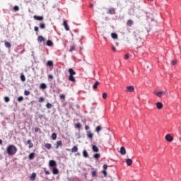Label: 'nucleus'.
I'll return each instance as SVG.
<instances>
[{"label": "nucleus", "mask_w": 181, "mask_h": 181, "mask_svg": "<svg viewBox=\"0 0 181 181\" xmlns=\"http://www.w3.org/2000/svg\"><path fill=\"white\" fill-rule=\"evenodd\" d=\"M53 45V42L50 40L47 41V46H52Z\"/></svg>", "instance_id": "34"}, {"label": "nucleus", "mask_w": 181, "mask_h": 181, "mask_svg": "<svg viewBox=\"0 0 181 181\" xmlns=\"http://www.w3.org/2000/svg\"><path fill=\"white\" fill-rule=\"evenodd\" d=\"M46 107L48 108V110H50V108L52 107V103H47Z\"/></svg>", "instance_id": "42"}, {"label": "nucleus", "mask_w": 181, "mask_h": 181, "mask_svg": "<svg viewBox=\"0 0 181 181\" xmlns=\"http://www.w3.org/2000/svg\"><path fill=\"white\" fill-rule=\"evenodd\" d=\"M69 81H72V83H76V78L74 77V75H69Z\"/></svg>", "instance_id": "10"}, {"label": "nucleus", "mask_w": 181, "mask_h": 181, "mask_svg": "<svg viewBox=\"0 0 181 181\" xmlns=\"http://www.w3.org/2000/svg\"><path fill=\"white\" fill-rule=\"evenodd\" d=\"M34 30H35V32H39V27L35 26L34 28Z\"/></svg>", "instance_id": "53"}, {"label": "nucleus", "mask_w": 181, "mask_h": 181, "mask_svg": "<svg viewBox=\"0 0 181 181\" xmlns=\"http://www.w3.org/2000/svg\"><path fill=\"white\" fill-rule=\"evenodd\" d=\"M13 11H15V12H18V11H19V6H15L13 7Z\"/></svg>", "instance_id": "43"}, {"label": "nucleus", "mask_w": 181, "mask_h": 181, "mask_svg": "<svg viewBox=\"0 0 181 181\" xmlns=\"http://www.w3.org/2000/svg\"><path fill=\"white\" fill-rule=\"evenodd\" d=\"M76 155H78V156H79V155H80V153H76Z\"/></svg>", "instance_id": "61"}, {"label": "nucleus", "mask_w": 181, "mask_h": 181, "mask_svg": "<svg viewBox=\"0 0 181 181\" xmlns=\"http://www.w3.org/2000/svg\"><path fill=\"white\" fill-rule=\"evenodd\" d=\"M100 153H95L93 156V158H95V159H100Z\"/></svg>", "instance_id": "39"}, {"label": "nucleus", "mask_w": 181, "mask_h": 181, "mask_svg": "<svg viewBox=\"0 0 181 181\" xmlns=\"http://www.w3.org/2000/svg\"><path fill=\"white\" fill-rule=\"evenodd\" d=\"M78 151V148L76 146H74L72 148H71V152L73 153L77 152Z\"/></svg>", "instance_id": "25"}, {"label": "nucleus", "mask_w": 181, "mask_h": 181, "mask_svg": "<svg viewBox=\"0 0 181 181\" xmlns=\"http://www.w3.org/2000/svg\"><path fill=\"white\" fill-rule=\"evenodd\" d=\"M5 46H6V47L9 48V47H11V43H9L8 42H6Z\"/></svg>", "instance_id": "44"}, {"label": "nucleus", "mask_w": 181, "mask_h": 181, "mask_svg": "<svg viewBox=\"0 0 181 181\" xmlns=\"http://www.w3.org/2000/svg\"><path fill=\"white\" fill-rule=\"evenodd\" d=\"M21 81H26V78L25 77V75L23 74L21 75Z\"/></svg>", "instance_id": "35"}, {"label": "nucleus", "mask_w": 181, "mask_h": 181, "mask_svg": "<svg viewBox=\"0 0 181 181\" xmlns=\"http://www.w3.org/2000/svg\"><path fill=\"white\" fill-rule=\"evenodd\" d=\"M59 98H60L61 100H65L66 99V95H64V94H61L59 95Z\"/></svg>", "instance_id": "41"}, {"label": "nucleus", "mask_w": 181, "mask_h": 181, "mask_svg": "<svg viewBox=\"0 0 181 181\" xmlns=\"http://www.w3.org/2000/svg\"><path fill=\"white\" fill-rule=\"evenodd\" d=\"M147 69H149V66H147Z\"/></svg>", "instance_id": "62"}, {"label": "nucleus", "mask_w": 181, "mask_h": 181, "mask_svg": "<svg viewBox=\"0 0 181 181\" xmlns=\"http://www.w3.org/2000/svg\"><path fill=\"white\" fill-rule=\"evenodd\" d=\"M45 148H47V149H50L52 148V144L47 143L45 144Z\"/></svg>", "instance_id": "40"}, {"label": "nucleus", "mask_w": 181, "mask_h": 181, "mask_svg": "<svg viewBox=\"0 0 181 181\" xmlns=\"http://www.w3.org/2000/svg\"><path fill=\"white\" fill-rule=\"evenodd\" d=\"M103 98L104 100H105V99L107 98V93H103Z\"/></svg>", "instance_id": "49"}, {"label": "nucleus", "mask_w": 181, "mask_h": 181, "mask_svg": "<svg viewBox=\"0 0 181 181\" xmlns=\"http://www.w3.org/2000/svg\"><path fill=\"white\" fill-rule=\"evenodd\" d=\"M63 25H64V26L65 28V30H66V31L70 30V28H69V24H67V21H64Z\"/></svg>", "instance_id": "9"}, {"label": "nucleus", "mask_w": 181, "mask_h": 181, "mask_svg": "<svg viewBox=\"0 0 181 181\" xmlns=\"http://www.w3.org/2000/svg\"><path fill=\"white\" fill-rule=\"evenodd\" d=\"M107 14H110V15H115V8H110L107 10Z\"/></svg>", "instance_id": "3"}, {"label": "nucleus", "mask_w": 181, "mask_h": 181, "mask_svg": "<svg viewBox=\"0 0 181 181\" xmlns=\"http://www.w3.org/2000/svg\"><path fill=\"white\" fill-rule=\"evenodd\" d=\"M83 155L84 158H88V153L87 152V151L84 150L83 151Z\"/></svg>", "instance_id": "30"}, {"label": "nucleus", "mask_w": 181, "mask_h": 181, "mask_svg": "<svg viewBox=\"0 0 181 181\" xmlns=\"http://www.w3.org/2000/svg\"><path fill=\"white\" fill-rule=\"evenodd\" d=\"M75 128H76V129H80V128H81V123L76 124Z\"/></svg>", "instance_id": "33"}, {"label": "nucleus", "mask_w": 181, "mask_h": 181, "mask_svg": "<svg viewBox=\"0 0 181 181\" xmlns=\"http://www.w3.org/2000/svg\"><path fill=\"white\" fill-rule=\"evenodd\" d=\"M30 160L35 159V153H30L28 156Z\"/></svg>", "instance_id": "20"}, {"label": "nucleus", "mask_w": 181, "mask_h": 181, "mask_svg": "<svg viewBox=\"0 0 181 181\" xmlns=\"http://www.w3.org/2000/svg\"><path fill=\"white\" fill-rule=\"evenodd\" d=\"M93 177H95L97 176V170H94L91 172Z\"/></svg>", "instance_id": "36"}, {"label": "nucleus", "mask_w": 181, "mask_h": 181, "mask_svg": "<svg viewBox=\"0 0 181 181\" xmlns=\"http://www.w3.org/2000/svg\"><path fill=\"white\" fill-rule=\"evenodd\" d=\"M4 101H5V103H9V101H10V99H9V98L8 97H4Z\"/></svg>", "instance_id": "46"}, {"label": "nucleus", "mask_w": 181, "mask_h": 181, "mask_svg": "<svg viewBox=\"0 0 181 181\" xmlns=\"http://www.w3.org/2000/svg\"><path fill=\"white\" fill-rule=\"evenodd\" d=\"M112 50H113V52H116L117 51V49L115 48V47H112Z\"/></svg>", "instance_id": "58"}, {"label": "nucleus", "mask_w": 181, "mask_h": 181, "mask_svg": "<svg viewBox=\"0 0 181 181\" xmlns=\"http://www.w3.org/2000/svg\"><path fill=\"white\" fill-rule=\"evenodd\" d=\"M107 169H108V165H107V164H105L103 165V170H107Z\"/></svg>", "instance_id": "51"}, {"label": "nucleus", "mask_w": 181, "mask_h": 181, "mask_svg": "<svg viewBox=\"0 0 181 181\" xmlns=\"http://www.w3.org/2000/svg\"><path fill=\"white\" fill-rule=\"evenodd\" d=\"M44 172L45 173V175H50V172L47 170H46V168H44Z\"/></svg>", "instance_id": "47"}, {"label": "nucleus", "mask_w": 181, "mask_h": 181, "mask_svg": "<svg viewBox=\"0 0 181 181\" xmlns=\"http://www.w3.org/2000/svg\"><path fill=\"white\" fill-rule=\"evenodd\" d=\"M31 180H35L36 179V173H33L30 176Z\"/></svg>", "instance_id": "31"}, {"label": "nucleus", "mask_w": 181, "mask_h": 181, "mask_svg": "<svg viewBox=\"0 0 181 181\" xmlns=\"http://www.w3.org/2000/svg\"><path fill=\"white\" fill-rule=\"evenodd\" d=\"M128 59H129V54H127L124 57V59L128 60Z\"/></svg>", "instance_id": "52"}, {"label": "nucleus", "mask_w": 181, "mask_h": 181, "mask_svg": "<svg viewBox=\"0 0 181 181\" xmlns=\"http://www.w3.org/2000/svg\"><path fill=\"white\" fill-rule=\"evenodd\" d=\"M0 145H2V139H0Z\"/></svg>", "instance_id": "59"}, {"label": "nucleus", "mask_w": 181, "mask_h": 181, "mask_svg": "<svg viewBox=\"0 0 181 181\" xmlns=\"http://www.w3.org/2000/svg\"><path fill=\"white\" fill-rule=\"evenodd\" d=\"M68 72L69 73V76H76V71H74V69H73V68H70L68 70Z\"/></svg>", "instance_id": "8"}, {"label": "nucleus", "mask_w": 181, "mask_h": 181, "mask_svg": "<svg viewBox=\"0 0 181 181\" xmlns=\"http://www.w3.org/2000/svg\"><path fill=\"white\" fill-rule=\"evenodd\" d=\"M102 173L104 175L105 177H107V170H103L102 171Z\"/></svg>", "instance_id": "48"}, {"label": "nucleus", "mask_w": 181, "mask_h": 181, "mask_svg": "<svg viewBox=\"0 0 181 181\" xmlns=\"http://www.w3.org/2000/svg\"><path fill=\"white\" fill-rule=\"evenodd\" d=\"M92 151H93V152H99V151H100V149L98 148V147L97 146L93 145V146H92Z\"/></svg>", "instance_id": "15"}, {"label": "nucleus", "mask_w": 181, "mask_h": 181, "mask_svg": "<svg viewBox=\"0 0 181 181\" xmlns=\"http://www.w3.org/2000/svg\"><path fill=\"white\" fill-rule=\"evenodd\" d=\"M48 78H50V80H53V75H48Z\"/></svg>", "instance_id": "55"}, {"label": "nucleus", "mask_w": 181, "mask_h": 181, "mask_svg": "<svg viewBox=\"0 0 181 181\" xmlns=\"http://www.w3.org/2000/svg\"><path fill=\"white\" fill-rule=\"evenodd\" d=\"M156 107H157L158 110H162V108H163V104L160 102H158L156 103Z\"/></svg>", "instance_id": "12"}, {"label": "nucleus", "mask_w": 181, "mask_h": 181, "mask_svg": "<svg viewBox=\"0 0 181 181\" xmlns=\"http://www.w3.org/2000/svg\"><path fill=\"white\" fill-rule=\"evenodd\" d=\"M38 101H39L40 103H43V102L45 101V98H40L39 100H38Z\"/></svg>", "instance_id": "50"}, {"label": "nucleus", "mask_w": 181, "mask_h": 181, "mask_svg": "<svg viewBox=\"0 0 181 181\" xmlns=\"http://www.w3.org/2000/svg\"><path fill=\"white\" fill-rule=\"evenodd\" d=\"M85 129H86V131H88V129H90V127L86 125L85 126Z\"/></svg>", "instance_id": "56"}, {"label": "nucleus", "mask_w": 181, "mask_h": 181, "mask_svg": "<svg viewBox=\"0 0 181 181\" xmlns=\"http://www.w3.org/2000/svg\"><path fill=\"white\" fill-rule=\"evenodd\" d=\"M127 26H132L134 25V21L132 20H128L127 22Z\"/></svg>", "instance_id": "26"}, {"label": "nucleus", "mask_w": 181, "mask_h": 181, "mask_svg": "<svg viewBox=\"0 0 181 181\" xmlns=\"http://www.w3.org/2000/svg\"><path fill=\"white\" fill-rule=\"evenodd\" d=\"M56 165H57L56 163V162L54 161V160H51L49 162V166H50L51 168H54V166H56Z\"/></svg>", "instance_id": "7"}, {"label": "nucleus", "mask_w": 181, "mask_h": 181, "mask_svg": "<svg viewBox=\"0 0 181 181\" xmlns=\"http://www.w3.org/2000/svg\"><path fill=\"white\" fill-rule=\"evenodd\" d=\"M47 66H48L49 67H53V61H48L47 62Z\"/></svg>", "instance_id": "29"}, {"label": "nucleus", "mask_w": 181, "mask_h": 181, "mask_svg": "<svg viewBox=\"0 0 181 181\" xmlns=\"http://www.w3.org/2000/svg\"><path fill=\"white\" fill-rule=\"evenodd\" d=\"M127 90L129 93H134L135 91V88L134 86H127Z\"/></svg>", "instance_id": "5"}, {"label": "nucleus", "mask_w": 181, "mask_h": 181, "mask_svg": "<svg viewBox=\"0 0 181 181\" xmlns=\"http://www.w3.org/2000/svg\"><path fill=\"white\" fill-rule=\"evenodd\" d=\"M52 173L53 175H59V169L54 168L52 169Z\"/></svg>", "instance_id": "23"}, {"label": "nucleus", "mask_w": 181, "mask_h": 181, "mask_svg": "<svg viewBox=\"0 0 181 181\" xmlns=\"http://www.w3.org/2000/svg\"><path fill=\"white\" fill-rule=\"evenodd\" d=\"M120 153L121 155H125V153H127V150L124 147H121Z\"/></svg>", "instance_id": "16"}, {"label": "nucleus", "mask_w": 181, "mask_h": 181, "mask_svg": "<svg viewBox=\"0 0 181 181\" xmlns=\"http://www.w3.org/2000/svg\"><path fill=\"white\" fill-rule=\"evenodd\" d=\"M177 60H174V61L172 62V64H173V66H175V64H177Z\"/></svg>", "instance_id": "54"}, {"label": "nucleus", "mask_w": 181, "mask_h": 181, "mask_svg": "<svg viewBox=\"0 0 181 181\" xmlns=\"http://www.w3.org/2000/svg\"><path fill=\"white\" fill-rule=\"evenodd\" d=\"M40 29H46V24L45 23H40Z\"/></svg>", "instance_id": "32"}, {"label": "nucleus", "mask_w": 181, "mask_h": 181, "mask_svg": "<svg viewBox=\"0 0 181 181\" xmlns=\"http://www.w3.org/2000/svg\"><path fill=\"white\" fill-rule=\"evenodd\" d=\"M69 81H72V83H76V78L74 77V75H69Z\"/></svg>", "instance_id": "11"}, {"label": "nucleus", "mask_w": 181, "mask_h": 181, "mask_svg": "<svg viewBox=\"0 0 181 181\" xmlns=\"http://www.w3.org/2000/svg\"><path fill=\"white\" fill-rule=\"evenodd\" d=\"M86 135L89 139H93V138H94V133H92L90 131L86 132Z\"/></svg>", "instance_id": "4"}, {"label": "nucleus", "mask_w": 181, "mask_h": 181, "mask_svg": "<svg viewBox=\"0 0 181 181\" xmlns=\"http://www.w3.org/2000/svg\"><path fill=\"white\" fill-rule=\"evenodd\" d=\"M153 94H155V95L157 97H159V98H161V97H163V95H168V92H166V90L159 92L154 91Z\"/></svg>", "instance_id": "2"}, {"label": "nucleus", "mask_w": 181, "mask_h": 181, "mask_svg": "<svg viewBox=\"0 0 181 181\" xmlns=\"http://www.w3.org/2000/svg\"><path fill=\"white\" fill-rule=\"evenodd\" d=\"M18 152V148L15 145H8L6 148V153L8 155L13 156Z\"/></svg>", "instance_id": "1"}, {"label": "nucleus", "mask_w": 181, "mask_h": 181, "mask_svg": "<svg viewBox=\"0 0 181 181\" xmlns=\"http://www.w3.org/2000/svg\"><path fill=\"white\" fill-rule=\"evenodd\" d=\"M51 138L53 141H56V139H57V134L56 133H52Z\"/></svg>", "instance_id": "19"}, {"label": "nucleus", "mask_w": 181, "mask_h": 181, "mask_svg": "<svg viewBox=\"0 0 181 181\" xmlns=\"http://www.w3.org/2000/svg\"><path fill=\"white\" fill-rule=\"evenodd\" d=\"M126 163L127 166H131V165H132V159L131 158L127 159Z\"/></svg>", "instance_id": "18"}, {"label": "nucleus", "mask_w": 181, "mask_h": 181, "mask_svg": "<svg viewBox=\"0 0 181 181\" xmlns=\"http://www.w3.org/2000/svg\"><path fill=\"white\" fill-rule=\"evenodd\" d=\"M74 50H76V46L71 45L69 49V52H74Z\"/></svg>", "instance_id": "37"}, {"label": "nucleus", "mask_w": 181, "mask_h": 181, "mask_svg": "<svg viewBox=\"0 0 181 181\" xmlns=\"http://www.w3.org/2000/svg\"><path fill=\"white\" fill-rule=\"evenodd\" d=\"M180 141H181V138H180Z\"/></svg>", "instance_id": "63"}, {"label": "nucleus", "mask_w": 181, "mask_h": 181, "mask_svg": "<svg viewBox=\"0 0 181 181\" xmlns=\"http://www.w3.org/2000/svg\"><path fill=\"white\" fill-rule=\"evenodd\" d=\"M33 18L35 21H43L44 19V17L40 16H33Z\"/></svg>", "instance_id": "13"}, {"label": "nucleus", "mask_w": 181, "mask_h": 181, "mask_svg": "<svg viewBox=\"0 0 181 181\" xmlns=\"http://www.w3.org/2000/svg\"><path fill=\"white\" fill-rule=\"evenodd\" d=\"M35 132H39V127L35 128Z\"/></svg>", "instance_id": "57"}, {"label": "nucleus", "mask_w": 181, "mask_h": 181, "mask_svg": "<svg viewBox=\"0 0 181 181\" xmlns=\"http://www.w3.org/2000/svg\"><path fill=\"white\" fill-rule=\"evenodd\" d=\"M40 88H42V90H46V88H47V86L46 85V83H41L40 85Z\"/></svg>", "instance_id": "24"}, {"label": "nucleus", "mask_w": 181, "mask_h": 181, "mask_svg": "<svg viewBox=\"0 0 181 181\" xmlns=\"http://www.w3.org/2000/svg\"><path fill=\"white\" fill-rule=\"evenodd\" d=\"M17 101H18V103H22V101H23V97L19 96L17 99Z\"/></svg>", "instance_id": "38"}, {"label": "nucleus", "mask_w": 181, "mask_h": 181, "mask_svg": "<svg viewBox=\"0 0 181 181\" xmlns=\"http://www.w3.org/2000/svg\"><path fill=\"white\" fill-rule=\"evenodd\" d=\"M103 127L101 126H97L95 131L98 134L100 131H102Z\"/></svg>", "instance_id": "17"}, {"label": "nucleus", "mask_w": 181, "mask_h": 181, "mask_svg": "<svg viewBox=\"0 0 181 181\" xmlns=\"http://www.w3.org/2000/svg\"><path fill=\"white\" fill-rule=\"evenodd\" d=\"M168 142H172L173 141V136H171L170 134H167L165 136Z\"/></svg>", "instance_id": "6"}, {"label": "nucleus", "mask_w": 181, "mask_h": 181, "mask_svg": "<svg viewBox=\"0 0 181 181\" xmlns=\"http://www.w3.org/2000/svg\"><path fill=\"white\" fill-rule=\"evenodd\" d=\"M93 6H94L93 4H90V8H93Z\"/></svg>", "instance_id": "60"}, {"label": "nucleus", "mask_w": 181, "mask_h": 181, "mask_svg": "<svg viewBox=\"0 0 181 181\" xmlns=\"http://www.w3.org/2000/svg\"><path fill=\"white\" fill-rule=\"evenodd\" d=\"M45 40H46L45 39V37H43V36L42 35L38 36L37 37L38 43H42V42H45Z\"/></svg>", "instance_id": "14"}, {"label": "nucleus", "mask_w": 181, "mask_h": 181, "mask_svg": "<svg viewBox=\"0 0 181 181\" xmlns=\"http://www.w3.org/2000/svg\"><path fill=\"white\" fill-rule=\"evenodd\" d=\"M100 84L99 81H96L95 84L93 86V90H97V87H98V85Z\"/></svg>", "instance_id": "27"}, {"label": "nucleus", "mask_w": 181, "mask_h": 181, "mask_svg": "<svg viewBox=\"0 0 181 181\" xmlns=\"http://www.w3.org/2000/svg\"><path fill=\"white\" fill-rule=\"evenodd\" d=\"M25 95H30V91L29 90H25L24 91Z\"/></svg>", "instance_id": "45"}, {"label": "nucleus", "mask_w": 181, "mask_h": 181, "mask_svg": "<svg viewBox=\"0 0 181 181\" xmlns=\"http://www.w3.org/2000/svg\"><path fill=\"white\" fill-rule=\"evenodd\" d=\"M62 145H63V143L62 142V141H57L56 148L59 149V147L62 146Z\"/></svg>", "instance_id": "22"}, {"label": "nucleus", "mask_w": 181, "mask_h": 181, "mask_svg": "<svg viewBox=\"0 0 181 181\" xmlns=\"http://www.w3.org/2000/svg\"><path fill=\"white\" fill-rule=\"evenodd\" d=\"M28 145H29L28 148L30 149L33 146V143H32V140L27 141Z\"/></svg>", "instance_id": "21"}, {"label": "nucleus", "mask_w": 181, "mask_h": 181, "mask_svg": "<svg viewBox=\"0 0 181 181\" xmlns=\"http://www.w3.org/2000/svg\"><path fill=\"white\" fill-rule=\"evenodd\" d=\"M111 36H112V39H118V35L115 33H112L111 34Z\"/></svg>", "instance_id": "28"}]
</instances>
